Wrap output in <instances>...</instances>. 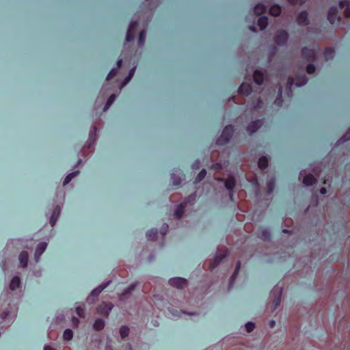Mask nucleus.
Listing matches in <instances>:
<instances>
[{
    "instance_id": "f257e3e1",
    "label": "nucleus",
    "mask_w": 350,
    "mask_h": 350,
    "mask_svg": "<svg viewBox=\"0 0 350 350\" xmlns=\"http://www.w3.org/2000/svg\"><path fill=\"white\" fill-rule=\"evenodd\" d=\"M308 79L305 75L297 77L295 79L293 77H288L286 86L287 95L288 97L293 96L292 87L295 84L298 87H301L307 83Z\"/></svg>"
},
{
    "instance_id": "f03ea898",
    "label": "nucleus",
    "mask_w": 350,
    "mask_h": 350,
    "mask_svg": "<svg viewBox=\"0 0 350 350\" xmlns=\"http://www.w3.org/2000/svg\"><path fill=\"white\" fill-rule=\"evenodd\" d=\"M233 133V126L231 124L226 126L221 133V136L216 140V144L218 146H224L228 144L230 142Z\"/></svg>"
},
{
    "instance_id": "7ed1b4c3",
    "label": "nucleus",
    "mask_w": 350,
    "mask_h": 350,
    "mask_svg": "<svg viewBox=\"0 0 350 350\" xmlns=\"http://www.w3.org/2000/svg\"><path fill=\"white\" fill-rule=\"evenodd\" d=\"M217 180L224 183L226 188L230 191V198L233 200L232 191L236 185L234 177L232 175H229L227 178H219Z\"/></svg>"
},
{
    "instance_id": "20e7f679",
    "label": "nucleus",
    "mask_w": 350,
    "mask_h": 350,
    "mask_svg": "<svg viewBox=\"0 0 350 350\" xmlns=\"http://www.w3.org/2000/svg\"><path fill=\"white\" fill-rule=\"evenodd\" d=\"M338 10L337 7L332 6L329 8L327 14V20L332 24H338L340 22L341 17L338 16Z\"/></svg>"
},
{
    "instance_id": "39448f33",
    "label": "nucleus",
    "mask_w": 350,
    "mask_h": 350,
    "mask_svg": "<svg viewBox=\"0 0 350 350\" xmlns=\"http://www.w3.org/2000/svg\"><path fill=\"white\" fill-rule=\"evenodd\" d=\"M288 40V34L285 30H280L277 32L274 40L279 46H284Z\"/></svg>"
},
{
    "instance_id": "423d86ee",
    "label": "nucleus",
    "mask_w": 350,
    "mask_h": 350,
    "mask_svg": "<svg viewBox=\"0 0 350 350\" xmlns=\"http://www.w3.org/2000/svg\"><path fill=\"white\" fill-rule=\"evenodd\" d=\"M228 255V251H224L222 253H219L214 257L213 262L209 266V270L213 272V270L220 264L221 260L224 259Z\"/></svg>"
},
{
    "instance_id": "0eeeda50",
    "label": "nucleus",
    "mask_w": 350,
    "mask_h": 350,
    "mask_svg": "<svg viewBox=\"0 0 350 350\" xmlns=\"http://www.w3.org/2000/svg\"><path fill=\"white\" fill-rule=\"evenodd\" d=\"M137 26L138 23L137 21H132L130 23L126 36V42H129L133 41Z\"/></svg>"
},
{
    "instance_id": "6e6552de",
    "label": "nucleus",
    "mask_w": 350,
    "mask_h": 350,
    "mask_svg": "<svg viewBox=\"0 0 350 350\" xmlns=\"http://www.w3.org/2000/svg\"><path fill=\"white\" fill-rule=\"evenodd\" d=\"M113 305L111 304L103 303L96 308L98 314L107 317L112 310Z\"/></svg>"
},
{
    "instance_id": "1a4fd4ad",
    "label": "nucleus",
    "mask_w": 350,
    "mask_h": 350,
    "mask_svg": "<svg viewBox=\"0 0 350 350\" xmlns=\"http://www.w3.org/2000/svg\"><path fill=\"white\" fill-rule=\"evenodd\" d=\"M296 21L300 26H306L309 24L308 14L306 10L301 11L297 16Z\"/></svg>"
},
{
    "instance_id": "9d476101",
    "label": "nucleus",
    "mask_w": 350,
    "mask_h": 350,
    "mask_svg": "<svg viewBox=\"0 0 350 350\" xmlns=\"http://www.w3.org/2000/svg\"><path fill=\"white\" fill-rule=\"evenodd\" d=\"M301 55L305 59L311 62L314 61L316 58V53L314 50L308 49V47H304L302 49Z\"/></svg>"
},
{
    "instance_id": "9b49d317",
    "label": "nucleus",
    "mask_w": 350,
    "mask_h": 350,
    "mask_svg": "<svg viewBox=\"0 0 350 350\" xmlns=\"http://www.w3.org/2000/svg\"><path fill=\"white\" fill-rule=\"evenodd\" d=\"M169 284L170 286L176 287L177 288H182L187 285V281L186 279L182 278H174L170 279Z\"/></svg>"
},
{
    "instance_id": "f8f14e48",
    "label": "nucleus",
    "mask_w": 350,
    "mask_h": 350,
    "mask_svg": "<svg viewBox=\"0 0 350 350\" xmlns=\"http://www.w3.org/2000/svg\"><path fill=\"white\" fill-rule=\"evenodd\" d=\"M262 120H256L251 122L247 126V131L250 135H252L262 126Z\"/></svg>"
},
{
    "instance_id": "ddd939ff",
    "label": "nucleus",
    "mask_w": 350,
    "mask_h": 350,
    "mask_svg": "<svg viewBox=\"0 0 350 350\" xmlns=\"http://www.w3.org/2000/svg\"><path fill=\"white\" fill-rule=\"evenodd\" d=\"M46 247H47V243L45 242H41L37 245L36 251H35V254H34V259H35L36 262L39 261L41 255L45 251Z\"/></svg>"
},
{
    "instance_id": "4468645a",
    "label": "nucleus",
    "mask_w": 350,
    "mask_h": 350,
    "mask_svg": "<svg viewBox=\"0 0 350 350\" xmlns=\"http://www.w3.org/2000/svg\"><path fill=\"white\" fill-rule=\"evenodd\" d=\"M339 8L340 10L345 8L344 16L347 18H350V1L341 0L339 1Z\"/></svg>"
},
{
    "instance_id": "2eb2a0df",
    "label": "nucleus",
    "mask_w": 350,
    "mask_h": 350,
    "mask_svg": "<svg viewBox=\"0 0 350 350\" xmlns=\"http://www.w3.org/2000/svg\"><path fill=\"white\" fill-rule=\"evenodd\" d=\"M109 283V282H107L103 285L99 286L96 288L94 289L91 293V295L88 297V301L89 303H92L93 301L92 298L97 297L98 295L108 286Z\"/></svg>"
},
{
    "instance_id": "dca6fc26",
    "label": "nucleus",
    "mask_w": 350,
    "mask_h": 350,
    "mask_svg": "<svg viewBox=\"0 0 350 350\" xmlns=\"http://www.w3.org/2000/svg\"><path fill=\"white\" fill-rule=\"evenodd\" d=\"M239 93L245 96H248L252 92V87L250 83H243L239 88Z\"/></svg>"
},
{
    "instance_id": "f3484780",
    "label": "nucleus",
    "mask_w": 350,
    "mask_h": 350,
    "mask_svg": "<svg viewBox=\"0 0 350 350\" xmlns=\"http://www.w3.org/2000/svg\"><path fill=\"white\" fill-rule=\"evenodd\" d=\"M241 261L238 260L236 264V267H235L234 271L230 278L229 286H228L229 289L233 286L234 282V281L239 274V270L241 269Z\"/></svg>"
},
{
    "instance_id": "a211bd4d",
    "label": "nucleus",
    "mask_w": 350,
    "mask_h": 350,
    "mask_svg": "<svg viewBox=\"0 0 350 350\" xmlns=\"http://www.w3.org/2000/svg\"><path fill=\"white\" fill-rule=\"evenodd\" d=\"M253 78H254V81L257 85H262L263 83L264 75L260 70H256L254 72Z\"/></svg>"
},
{
    "instance_id": "6ab92c4d",
    "label": "nucleus",
    "mask_w": 350,
    "mask_h": 350,
    "mask_svg": "<svg viewBox=\"0 0 350 350\" xmlns=\"http://www.w3.org/2000/svg\"><path fill=\"white\" fill-rule=\"evenodd\" d=\"M185 207L186 203H180L177 206L174 211V216L177 219H180L183 217Z\"/></svg>"
},
{
    "instance_id": "aec40b11",
    "label": "nucleus",
    "mask_w": 350,
    "mask_h": 350,
    "mask_svg": "<svg viewBox=\"0 0 350 350\" xmlns=\"http://www.w3.org/2000/svg\"><path fill=\"white\" fill-rule=\"evenodd\" d=\"M19 261L22 267L25 268L27 266L29 255L27 252L23 251L19 254Z\"/></svg>"
},
{
    "instance_id": "412c9836",
    "label": "nucleus",
    "mask_w": 350,
    "mask_h": 350,
    "mask_svg": "<svg viewBox=\"0 0 350 350\" xmlns=\"http://www.w3.org/2000/svg\"><path fill=\"white\" fill-rule=\"evenodd\" d=\"M60 211H61V208H60V206H57L55 209H54V211L51 217V219H50V224L51 225L52 227H53L58 219V217L60 214Z\"/></svg>"
},
{
    "instance_id": "4be33fe9",
    "label": "nucleus",
    "mask_w": 350,
    "mask_h": 350,
    "mask_svg": "<svg viewBox=\"0 0 350 350\" xmlns=\"http://www.w3.org/2000/svg\"><path fill=\"white\" fill-rule=\"evenodd\" d=\"M316 183L317 179L312 174H308L304 177L303 183L306 186H312Z\"/></svg>"
},
{
    "instance_id": "5701e85b",
    "label": "nucleus",
    "mask_w": 350,
    "mask_h": 350,
    "mask_svg": "<svg viewBox=\"0 0 350 350\" xmlns=\"http://www.w3.org/2000/svg\"><path fill=\"white\" fill-rule=\"evenodd\" d=\"M267 11V7L262 3H258L254 8V12L256 15L260 16Z\"/></svg>"
},
{
    "instance_id": "b1692460",
    "label": "nucleus",
    "mask_w": 350,
    "mask_h": 350,
    "mask_svg": "<svg viewBox=\"0 0 350 350\" xmlns=\"http://www.w3.org/2000/svg\"><path fill=\"white\" fill-rule=\"evenodd\" d=\"M268 164H269V161H268V159L267 157L262 156L259 158L258 161V165L260 170H265L267 167Z\"/></svg>"
},
{
    "instance_id": "393cba45",
    "label": "nucleus",
    "mask_w": 350,
    "mask_h": 350,
    "mask_svg": "<svg viewBox=\"0 0 350 350\" xmlns=\"http://www.w3.org/2000/svg\"><path fill=\"white\" fill-rule=\"evenodd\" d=\"M334 54L335 50L332 47L326 48L323 52V55L326 60L332 59L334 57Z\"/></svg>"
},
{
    "instance_id": "a878e982",
    "label": "nucleus",
    "mask_w": 350,
    "mask_h": 350,
    "mask_svg": "<svg viewBox=\"0 0 350 350\" xmlns=\"http://www.w3.org/2000/svg\"><path fill=\"white\" fill-rule=\"evenodd\" d=\"M281 12V7L278 5H273L269 8V14L273 16H279Z\"/></svg>"
},
{
    "instance_id": "bb28decb",
    "label": "nucleus",
    "mask_w": 350,
    "mask_h": 350,
    "mask_svg": "<svg viewBox=\"0 0 350 350\" xmlns=\"http://www.w3.org/2000/svg\"><path fill=\"white\" fill-rule=\"evenodd\" d=\"M282 86H280L278 88V94L277 95L276 98L274 100V104L278 107H281L283 103V99H282Z\"/></svg>"
},
{
    "instance_id": "cd10ccee",
    "label": "nucleus",
    "mask_w": 350,
    "mask_h": 350,
    "mask_svg": "<svg viewBox=\"0 0 350 350\" xmlns=\"http://www.w3.org/2000/svg\"><path fill=\"white\" fill-rule=\"evenodd\" d=\"M21 283V280L19 277L14 276L11 280V282L10 284V288L11 290L14 291L17 288L19 287Z\"/></svg>"
},
{
    "instance_id": "c85d7f7f",
    "label": "nucleus",
    "mask_w": 350,
    "mask_h": 350,
    "mask_svg": "<svg viewBox=\"0 0 350 350\" xmlns=\"http://www.w3.org/2000/svg\"><path fill=\"white\" fill-rule=\"evenodd\" d=\"M268 25V18L267 16H261L258 20V25L260 29H265Z\"/></svg>"
},
{
    "instance_id": "c756f323",
    "label": "nucleus",
    "mask_w": 350,
    "mask_h": 350,
    "mask_svg": "<svg viewBox=\"0 0 350 350\" xmlns=\"http://www.w3.org/2000/svg\"><path fill=\"white\" fill-rule=\"evenodd\" d=\"M105 327V321L103 319H98L95 320L93 327L96 330H102Z\"/></svg>"
},
{
    "instance_id": "7c9ffc66",
    "label": "nucleus",
    "mask_w": 350,
    "mask_h": 350,
    "mask_svg": "<svg viewBox=\"0 0 350 350\" xmlns=\"http://www.w3.org/2000/svg\"><path fill=\"white\" fill-rule=\"evenodd\" d=\"M157 230L155 228H152L150 230H148L146 233V237L150 241H154L157 239Z\"/></svg>"
},
{
    "instance_id": "2f4dec72",
    "label": "nucleus",
    "mask_w": 350,
    "mask_h": 350,
    "mask_svg": "<svg viewBox=\"0 0 350 350\" xmlns=\"http://www.w3.org/2000/svg\"><path fill=\"white\" fill-rule=\"evenodd\" d=\"M79 174V170H77V171H75L69 174H68L66 178H64V183H63V185H66L67 184H68L71 180L72 179L77 176L78 174Z\"/></svg>"
},
{
    "instance_id": "473e14b6",
    "label": "nucleus",
    "mask_w": 350,
    "mask_h": 350,
    "mask_svg": "<svg viewBox=\"0 0 350 350\" xmlns=\"http://www.w3.org/2000/svg\"><path fill=\"white\" fill-rule=\"evenodd\" d=\"M136 286H137V284H131L126 291H124L123 293H122L120 299L121 300H124V299L127 298V295H129L131 293V292L135 289Z\"/></svg>"
},
{
    "instance_id": "72a5a7b5",
    "label": "nucleus",
    "mask_w": 350,
    "mask_h": 350,
    "mask_svg": "<svg viewBox=\"0 0 350 350\" xmlns=\"http://www.w3.org/2000/svg\"><path fill=\"white\" fill-rule=\"evenodd\" d=\"M282 293V289L280 288V290L279 291V294L273 299V304L274 309L278 308V307L280 305Z\"/></svg>"
},
{
    "instance_id": "f704fd0d",
    "label": "nucleus",
    "mask_w": 350,
    "mask_h": 350,
    "mask_svg": "<svg viewBox=\"0 0 350 350\" xmlns=\"http://www.w3.org/2000/svg\"><path fill=\"white\" fill-rule=\"evenodd\" d=\"M129 331H130V329L127 326H126V325L122 326L120 329V334L122 338L124 339V338H126L129 336Z\"/></svg>"
},
{
    "instance_id": "c9c22d12",
    "label": "nucleus",
    "mask_w": 350,
    "mask_h": 350,
    "mask_svg": "<svg viewBox=\"0 0 350 350\" xmlns=\"http://www.w3.org/2000/svg\"><path fill=\"white\" fill-rule=\"evenodd\" d=\"M146 36V30L143 29L139 32V39H138V44L139 46H142L144 44Z\"/></svg>"
},
{
    "instance_id": "e433bc0d",
    "label": "nucleus",
    "mask_w": 350,
    "mask_h": 350,
    "mask_svg": "<svg viewBox=\"0 0 350 350\" xmlns=\"http://www.w3.org/2000/svg\"><path fill=\"white\" fill-rule=\"evenodd\" d=\"M116 100V95L111 94L107 99V103L104 107V111H106L109 108V107L113 104V103Z\"/></svg>"
},
{
    "instance_id": "4c0bfd02",
    "label": "nucleus",
    "mask_w": 350,
    "mask_h": 350,
    "mask_svg": "<svg viewBox=\"0 0 350 350\" xmlns=\"http://www.w3.org/2000/svg\"><path fill=\"white\" fill-rule=\"evenodd\" d=\"M73 336L72 331L70 329H66L64 332L63 337L65 340L69 341L72 339Z\"/></svg>"
},
{
    "instance_id": "58836bf2",
    "label": "nucleus",
    "mask_w": 350,
    "mask_h": 350,
    "mask_svg": "<svg viewBox=\"0 0 350 350\" xmlns=\"http://www.w3.org/2000/svg\"><path fill=\"white\" fill-rule=\"evenodd\" d=\"M206 175V171L204 169L202 170L196 177L195 183H197L202 180Z\"/></svg>"
},
{
    "instance_id": "ea45409f",
    "label": "nucleus",
    "mask_w": 350,
    "mask_h": 350,
    "mask_svg": "<svg viewBox=\"0 0 350 350\" xmlns=\"http://www.w3.org/2000/svg\"><path fill=\"white\" fill-rule=\"evenodd\" d=\"M171 179L173 185L175 186H178L181 183V177L179 176H176L174 174L171 175Z\"/></svg>"
},
{
    "instance_id": "a19ab883",
    "label": "nucleus",
    "mask_w": 350,
    "mask_h": 350,
    "mask_svg": "<svg viewBox=\"0 0 350 350\" xmlns=\"http://www.w3.org/2000/svg\"><path fill=\"white\" fill-rule=\"evenodd\" d=\"M196 194L193 193L189 195L182 203H186V206L188 203H193L196 201Z\"/></svg>"
},
{
    "instance_id": "79ce46f5",
    "label": "nucleus",
    "mask_w": 350,
    "mask_h": 350,
    "mask_svg": "<svg viewBox=\"0 0 350 350\" xmlns=\"http://www.w3.org/2000/svg\"><path fill=\"white\" fill-rule=\"evenodd\" d=\"M349 140H350V128L347 131L345 134L342 137H340V139L338 140V142L342 143Z\"/></svg>"
},
{
    "instance_id": "37998d69",
    "label": "nucleus",
    "mask_w": 350,
    "mask_h": 350,
    "mask_svg": "<svg viewBox=\"0 0 350 350\" xmlns=\"http://www.w3.org/2000/svg\"><path fill=\"white\" fill-rule=\"evenodd\" d=\"M316 68L313 64H309L306 66V72L309 75L314 73Z\"/></svg>"
},
{
    "instance_id": "c03bdc74",
    "label": "nucleus",
    "mask_w": 350,
    "mask_h": 350,
    "mask_svg": "<svg viewBox=\"0 0 350 350\" xmlns=\"http://www.w3.org/2000/svg\"><path fill=\"white\" fill-rule=\"evenodd\" d=\"M275 188V183L273 180H271L267 183V193L269 194L272 193Z\"/></svg>"
},
{
    "instance_id": "a18cd8bd",
    "label": "nucleus",
    "mask_w": 350,
    "mask_h": 350,
    "mask_svg": "<svg viewBox=\"0 0 350 350\" xmlns=\"http://www.w3.org/2000/svg\"><path fill=\"white\" fill-rule=\"evenodd\" d=\"M270 232L267 230H264L262 231L261 232V238L264 240V241H268L270 239Z\"/></svg>"
},
{
    "instance_id": "49530a36",
    "label": "nucleus",
    "mask_w": 350,
    "mask_h": 350,
    "mask_svg": "<svg viewBox=\"0 0 350 350\" xmlns=\"http://www.w3.org/2000/svg\"><path fill=\"white\" fill-rule=\"evenodd\" d=\"M255 328V325L254 323L252 322H247L246 324H245V329L247 330V332H252Z\"/></svg>"
},
{
    "instance_id": "de8ad7c7",
    "label": "nucleus",
    "mask_w": 350,
    "mask_h": 350,
    "mask_svg": "<svg viewBox=\"0 0 350 350\" xmlns=\"http://www.w3.org/2000/svg\"><path fill=\"white\" fill-rule=\"evenodd\" d=\"M76 313L81 318H83L85 317L84 309L81 306H78L76 308Z\"/></svg>"
},
{
    "instance_id": "09e8293b",
    "label": "nucleus",
    "mask_w": 350,
    "mask_h": 350,
    "mask_svg": "<svg viewBox=\"0 0 350 350\" xmlns=\"http://www.w3.org/2000/svg\"><path fill=\"white\" fill-rule=\"evenodd\" d=\"M117 74V69L116 68H113L110 70V72H109V74L107 75V77L106 78V80H110L113 77H115Z\"/></svg>"
},
{
    "instance_id": "8fccbe9b",
    "label": "nucleus",
    "mask_w": 350,
    "mask_h": 350,
    "mask_svg": "<svg viewBox=\"0 0 350 350\" xmlns=\"http://www.w3.org/2000/svg\"><path fill=\"white\" fill-rule=\"evenodd\" d=\"M168 225L167 224H163V225L161 227V234L163 235V236H165L168 230Z\"/></svg>"
},
{
    "instance_id": "3c124183",
    "label": "nucleus",
    "mask_w": 350,
    "mask_h": 350,
    "mask_svg": "<svg viewBox=\"0 0 350 350\" xmlns=\"http://www.w3.org/2000/svg\"><path fill=\"white\" fill-rule=\"evenodd\" d=\"M211 168L215 171H220L222 169V165L220 163H215L211 165Z\"/></svg>"
},
{
    "instance_id": "603ef678",
    "label": "nucleus",
    "mask_w": 350,
    "mask_h": 350,
    "mask_svg": "<svg viewBox=\"0 0 350 350\" xmlns=\"http://www.w3.org/2000/svg\"><path fill=\"white\" fill-rule=\"evenodd\" d=\"M131 79V77H129V76H127L123 81L122 82V87L124 86L125 85H126L129 81Z\"/></svg>"
},
{
    "instance_id": "864d4df0",
    "label": "nucleus",
    "mask_w": 350,
    "mask_h": 350,
    "mask_svg": "<svg viewBox=\"0 0 350 350\" xmlns=\"http://www.w3.org/2000/svg\"><path fill=\"white\" fill-rule=\"evenodd\" d=\"M200 161H196L195 163L193 164L192 165V167L193 169L196 168V169H198L199 168V165H200Z\"/></svg>"
},
{
    "instance_id": "5fc2aeb1",
    "label": "nucleus",
    "mask_w": 350,
    "mask_h": 350,
    "mask_svg": "<svg viewBox=\"0 0 350 350\" xmlns=\"http://www.w3.org/2000/svg\"><path fill=\"white\" fill-rule=\"evenodd\" d=\"M135 70V67H133L132 69L130 70L128 76L133 77Z\"/></svg>"
},
{
    "instance_id": "6e6d98bb",
    "label": "nucleus",
    "mask_w": 350,
    "mask_h": 350,
    "mask_svg": "<svg viewBox=\"0 0 350 350\" xmlns=\"http://www.w3.org/2000/svg\"><path fill=\"white\" fill-rule=\"evenodd\" d=\"M72 323H73L74 325L78 326L79 321L77 318L72 317Z\"/></svg>"
},
{
    "instance_id": "4d7b16f0",
    "label": "nucleus",
    "mask_w": 350,
    "mask_h": 350,
    "mask_svg": "<svg viewBox=\"0 0 350 350\" xmlns=\"http://www.w3.org/2000/svg\"><path fill=\"white\" fill-rule=\"evenodd\" d=\"M319 191L321 194L324 195L327 193V189L325 187H321Z\"/></svg>"
},
{
    "instance_id": "13d9d810",
    "label": "nucleus",
    "mask_w": 350,
    "mask_h": 350,
    "mask_svg": "<svg viewBox=\"0 0 350 350\" xmlns=\"http://www.w3.org/2000/svg\"><path fill=\"white\" fill-rule=\"evenodd\" d=\"M124 350H131V345L130 343H127L124 347Z\"/></svg>"
},
{
    "instance_id": "bf43d9fd",
    "label": "nucleus",
    "mask_w": 350,
    "mask_h": 350,
    "mask_svg": "<svg viewBox=\"0 0 350 350\" xmlns=\"http://www.w3.org/2000/svg\"><path fill=\"white\" fill-rule=\"evenodd\" d=\"M122 59H118L117 62L118 68H120L122 66Z\"/></svg>"
},
{
    "instance_id": "052dcab7",
    "label": "nucleus",
    "mask_w": 350,
    "mask_h": 350,
    "mask_svg": "<svg viewBox=\"0 0 350 350\" xmlns=\"http://www.w3.org/2000/svg\"><path fill=\"white\" fill-rule=\"evenodd\" d=\"M44 350H56V349L47 345V346L44 347Z\"/></svg>"
},
{
    "instance_id": "680f3d73",
    "label": "nucleus",
    "mask_w": 350,
    "mask_h": 350,
    "mask_svg": "<svg viewBox=\"0 0 350 350\" xmlns=\"http://www.w3.org/2000/svg\"><path fill=\"white\" fill-rule=\"evenodd\" d=\"M275 322L273 320L269 321V325L271 327H273L275 326Z\"/></svg>"
},
{
    "instance_id": "e2e57ef3",
    "label": "nucleus",
    "mask_w": 350,
    "mask_h": 350,
    "mask_svg": "<svg viewBox=\"0 0 350 350\" xmlns=\"http://www.w3.org/2000/svg\"><path fill=\"white\" fill-rule=\"evenodd\" d=\"M8 312H4L1 315V319H5L6 318V317L8 316Z\"/></svg>"
},
{
    "instance_id": "0e129e2a",
    "label": "nucleus",
    "mask_w": 350,
    "mask_h": 350,
    "mask_svg": "<svg viewBox=\"0 0 350 350\" xmlns=\"http://www.w3.org/2000/svg\"><path fill=\"white\" fill-rule=\"evenodd\" d=\"M288 1H289V2H290L291 4H293V5H295V4H297V3H298V1H299V0H288Z\"/></svg>"
},
{
    "instance_id": "69168bd1",
    "label": "nucleus",
    "mask_w": 350,
    "mask_h": 350,
    "mask_svg": "<svg viewBox=\"0 0 350 350\" xmlns=\"http://www.w3.org/2000/svg\"><path fill=\"white\" fill-rule=\"evenodd\" d=\"M105 350H112L110 347V346L107 344L105 347Z\"/></svg>"
},
{
    "instance_id": "338daca9",
    "label": "nucleus",
    "mask_w": 350,
    "mask_h": 350,
    "mask_svg": "<svg viewBox=\"0 0 350 350\" xmlns=\"http://www.w3.org/2000/svg\"><path fill=\"white\" fill-rule=\"evenodd\" d=\"M283 232H284V233H288V232H289V230H286V229H284V230H283Z\"/></svg>"
},
{
    "instance_id": "774afa93",
    "label": "nucleus",
    "mask_w": 350,
    "mask_h": 350,
    "mask_svg": "<svg viewBox=\"0 0 350 350\" xmlns=\"http://www.w3.org/2000/svg\"><path fill=\"white\" fill-rule=\"evenodd\" d=\"M96 131H97V127H96V126H94V131L96 133Z\"/></svg>"
}]
</instances>
